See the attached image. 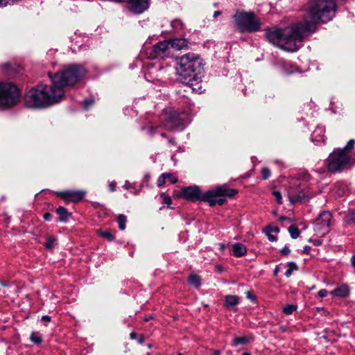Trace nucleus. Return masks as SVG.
Segmentation results:
<instances>
[{
	"mask_svg": "<svg viewBox=\"0 0 355 355\" xmlns=\"http://www.w3.org/2000/svg\"><path fill=\"white\" fill-rule=\"evenodd\" d=\"M83 65L72 64L55 73H49L52 85H40L31 89L25 95V105L27 107L43 109L59 103L64 94V87L73 86L86 74Z\"/></svg>",
	"mask_w": 355,
	"mask_h": 355,
	"instance_id": "obj_1",
	"label": "nucleus"
},
{
	"mask_svg": "<svg viewBox=\"0 0 355 355\" xmlns=\"http://www.w3.org/2000/svg\"><path fill=\"white\" fill-rule=\"evenodd\" d=\"M315 25L312 23L292 24L289 29L272 28L266 30V37L267 40L274 45H276L288 51H297L301 42L314 33Z\"/></svg>",
	"mask_w": 355,
	"mask_h": 355,
	"instance_id": "obj_2",
	"label": "nucleus"
},
{
	"mask_svg": "<svg viewBox=\"0 0 355 355\" xmlns=\"http://www.w3.org/2000/svg\"><path fill=\"white\" fill-rule=\"evenodd\" d=\"M203 62L198 55L189 53L177 58L176 73L180 81L196 93H202L200 85L203 76Z\"/></svg>",
	"mask_w": 355,
	"mask_h": 355,
	"instance_id": "obj_3",
	"label": "nucleus"
},
{
	"mask_svg": "<svg viewBox=\"0 0 355 355\" xmlns=\"http://www.w3.org/2000/svg\"><path fill=\"white\" fill-rule=\"evenodd\" d=\"M237 190L229 189L225 185L218 186L215 189L202 193L197 186H190L181 190V196L184 199L195 202L203 201L209 203L211 207L216 205H223L226 198H230L237 193Z\"/></svg>",
	"mask_w": 355,
	"mask_h": 355,
	"instance_id": "obj_4",
	"label": "nucleus"
},
{
	"mask_svg": "<svg viewBox=\"0 0 355 355\" xmlns=\"http://www.w3.org/2000/svg\"><path fill=\"white\" fill-rule=\"evenodd\" d=\"M336 4L334 0H311L309 6V15L311 20L304 19L298 24L312 23L316 30L318 22L326 23L335 16Z\"/></svg>",
	"mask_w": 355,
	"mask_h": 355,
	"instance_id": "obj_5",
	"label": "nucleus"
},
{
	"mask_svg": "<svg viewBox=\"0 0 355 355\" xmlns=\"http://www.w3.org/2000/svg\"><path fill=\"white\" fill-rule=\"evenodd\" d=\"M233 18L241 33H254L261 28V21L253 12L237 11Z\"/></svg>",
	"mask_w": 355,
	"mask_h": 355,
	"instance_id": "obj_6",
	"label": "nucleus"
},
{
	"mask_svg": "<svg viewBox=\"0 0 355 355\" xmlns=\"http://www.w3.org/2000/svg\"><path fill=\"white\" fill-rule=\"evenodd\" d=\"M21 93L17 86L12 83H0V109L14 106L20 98Z\"/></svg>",
	"mask_w": 355,
	"mask_h": 355,
	"instance_id": "obj_7",
	"label": "nucleus"
},
{
	"mask_svg": "<svg viewBox=\"0 0 355 355\" xmlns=\"http://www.w3.org/2000/svg\"><path fill=\"white\" fill-rule=\"evenodd\" d=\"M349 157L345 152V148H336L325 160L329 172L336 173L343 171L349 164Z\"/></svg>",
	"mask_w": 355,
	"mask_h": 355,
	"instance_id": "obj_8",
	"label": "nucleus"
},
{
	"mask_svg": "<svg viewBox=\"0 0 355 355\" xmlns=\"http://www.w3.org/2000/svg\"><path fill=\"white\" fill-rule=\"evenodd\" d=\"M184 119V113L170 111L166 114L162 125L168 131H174L178 128L183 130L185 127Z\"/></svg>",
	"mask_w": 355,
	"mask_h": 355,
	"instance_id": "obj_9",
	"label": "nucleus"
},
{
	"mask_svg": "<svg viewBox=\"0 0 355 355\" xmlns=\"http://www.w3.org/2000/svg\"><path fill=\"white\" fill-rule=\"evenodd\" d=\"M331 218V214L328 211H324L315 220L313 230L318 237H322L329 232Z\"/></svg>",
	"mask_w": 355,
	"mask_h": 355,
	"instance_id": "obj_10",
	"label": "nucleus"
},
{
	"mask_svg": "<svg viewBox=\"0 0 355 355\" xmlns=\"http://www.w3.org/2000/svg\"><path fill=\"white\" fill-rule=\"evenodd\" d=\"M169 54L170 48L167 40L161 41L157 43L147 51L148 57L151 60H162L166 57H168Z\"/></svg>",
	"mask_w": 355,
	"mask_h": 355,
	"instance_id": "obj_11",
	"label": "nucleus"
},
{
	"mask_svg": "<svg viewBox=\"0 0 355 355\" xmlns=\"http://www.w3.org/2000/svg\"><path fill=\"white\" fill-rule=\"evenodd\" d=\"M315 192L311 191L309 188L303 189L297 192H288V198L291 203L301 202L308 201L310 198L315 196Z\"/></svg>",
	"mask_w": 355,
	"mask_h": 355,
	"instance_id": "obj_12",
	"label": "nucleus"
},
{
	"mask_svg": "<svg viewBox=\"0 0 355 355\" xmlns=\"http://www.w3.org/2000/svg\"><path fill=\"white\" fill-rule=\"evenodd\" d=\"M55 194L60 196L66 202H78L82 200L85 196V192L83 191L67 190L63 191H56Z\"/></svg>",
	"mask_w": 355,
	"mask_h": 355,
	"instance_id": "obj_13",
	"label": "nucleus"
},
{
	"mask_svg": "<svg viewBox=\"0 0 355 355\" xmlns=\"http://www.w3.org/2000/svg\"><path fill=\"white\" fill-rule=\"evenodd\" d=\"M129 9L135 14H141L149 7V0H128Z\"/></svg>",
	"mask_w": 355,
	"mask_h": 355,
	"instance_id": "obj_14",
	"label": "nucleus"
},
{
	"mask_svg": "<svg viewBox=\"0 0 355 355\" xmlns=\"http://www.w3.org/2000/svg\"><path fill=\"white\" fill-rule=\"evenodd\" d=\"M168 42L169 48H172L175 50H182L188 48L189 42L185 38H175L173 40H167Z\"/></svg>",
	"mask_w": 355,
	"mask_h": 355,
	"instance_id": "obj_15",
	"label": "nucleus"
},
{
	"mask_svg": "<svg viewBox=\"0 0 355 355\" xmlns=\"http://www.w3.org/2000/svg\"><path fill=\"white\" fill-rule=\"evenodd\" d=\"M325 129L323 126H318L311 134V141L315 144L324 143Z\"/></svg>",
	"mask_w": 355,
	"mask_h": 355,
	"instance_id": "obj_16",
	"label": "nucleus"
},
{
	"mask_svg": "<svg viewBox=\"0 0 355 355\" xmlns=\"http://www.w3.org/2000/svg\"><path fill=\"white\" fill-rule=\"evenodd\" d=\"M263 232L268 236V239L271 242H275L277 240L276 236L271 234V232L279 233V229L277 226L270 224L263 229Z\"/></svg>",
	"mask_w": 355,
	"mask_h": 355,
	"instance_id": "obj_17",
	"label": "nucleus"
},
{
	"mask_svg": "<svg viewBox=\"0 0 355 355\" xmlns=\"http://www.w3.org/2000/svg\"><path fill=\"white\" fill-rule=\"evenodd\" d=\"M239 303V297L236 295H228L225 297V306L227 309L236 310V306Z\"/></svg>",
	"mask_w": 355,
	"mask_h": 355,
	"instance_id": "obj_18",
	"label": "nucleus"
},
{
	"mask_svg": "<svg viewBox=\"0 0 355 355\" xmlns=\"http://www.w3.org/2000/svg\"><path fill=\"white\" fill-rule=\"evenodd\" d=\"M233 255L236 257H241L247 253V248L245 245L236 243L232 245Z\"/></svg>",
	"mask_w": 355,
	"mask_h": 355,
	"instance_id": "obj_19",
	"label": "nucleus"
},
{
	"mask_svg": "<svg viewBox=\"0 0 355 355\" xmlns=\"http://www.w3.org/2000/svg\"><path fill=\"white\" fill-rule=\"evenodd\" d=\"M331 294L338 297H345L349 294V290L347 286L341 285L334 289Z\"/></svg>",
	"mask_w": 355,
	"mask_h": 355,
	"instance_id": "obj_20",
	"label": "nucleus"
},
{
	"mask_svg": "<svg viewBox=\"0 0 355 355\" xmlns=\"http://www.w3.org/2000/svg\"><path fill=\"white\" fill-rule=\"evenodd\" d=\"M252 340V337L250 335L248 336H242L235 337L232 340V345L238 346V345H244L250 342Z\"/></svg>",
	"mask_w": 355,
	"mask_h": 355,
	"instance_id": "obj_21",
	"label": "nucleus"
},
{
	"mask_svg": "<svg viewBox=\"0 0 355 355\" xmlns=\"http://www.w3.org/2000/svg\"><path fill=\"white\" fill-rule=\"evenodd\" d=\"M188 282L191 286L199 288L202 285V279L198 275L191 273L188 277Z\"/></svg>",
	"mask_w": 355,
	"mask_h": 355,
	"instance_id": "obj_22",
	"label": "nucleus"
},
{
	"mask_svg": "<svg viewBox=\"0 0 355 355\" xmlns=\"http://www.w3.org/2000/svg\"><path fill=\"white\" fill-rule=\"evenodd\" d=\"M55 212L59 216L60 221L67 222L68 220L70 214L65 207L60 206L56 209Z\"/></svg>",
	"mask_w": 355,
	"mask_h": 355,
	"instance_id": "obj_23",
	"label": "nucleus"
},
{
	"mask_svg": "<svg viewBox=\"0 0 355 355\" xmlns=\"http://www.w3.org/2000/svg\"><path fill=\"white\" fill-rule=\"evenodd\" d=\"M171 26L174 32H180L184 29V24L179 19H173L171 21Z\"/></svg>",
	"mask_w": 355,
	"mask_h": 355,
	"instance_id": "obj_24",
	"label": "nucleus"
},
{
	"mask_svg": "<svg viewBox=\"0 0 355 355\" xmlns=\"http://www.w3.org/2000/svg\"><path fill=\"white\" fill-rule=\"evenodd\" d=\"M57 245V239L53 236H48L46 237V241L44 244L45 248L48 250H51L55 247Z\"/></svg>",
	"mask_w": 355,
	"mask_h": 355,
	"instance_id": "obj_25",
	"label": "nucleus"
},
{
	"mask_svg": "<svg viewBox=\"0 0 355 355\" xmlns=\"http://www.w3.org/2000/svg\"><path fill=\"white\" fill-rule=\"evenodd\" d=\"M297 269H298V267H297V265L296 264L295 262H294V261L288 262V263H287V270L285 272V276L286 277H291V275H292L293 272L294 270H297Z\"/></svg>",
	"mask_w": 355,
	"mask_h": 355,
	"instance_id": "obj_26",
	"label": "nucleus"
},
{
	"mask_svg": "<svg viewBox=\"0 0 355 355\" xmlns=\"http://www.w3.org/2000/svg\"><path fill=\"white\" fill-rule=\"evenodd\" d=\"M127 217L124 214H119L117 216V223L119 225V229L123 231L126 227Z\"/></svg>",
	"mask_w": 355,
	"mask_h": 355,
	"instance_id": "obj_27",
	"label": "nucleus"
},
{
	"mask_svg": "<svg viewBox=\"0 0 355 355\" xmlns=\"http://www.w3.org/2000/svg\"><path fill=\"white\" fill-rule=\"evenodd\" d=\"M30 340L36 345H40L42 343V337L37 331H33L31 333Z\"/></svg>",
	"mask_w": 355,
	"mask_h": 355,
	"instance_id": "obj_28",
	"label": "nucleus"
},
{
	"mask_svg": "<svg viewBox=\"0 0 355 355\" xmlns=\"http://www.w3.org/2000/svg\"><path fill=\"white\" fill-rule=\"evenodd\" d=\"M288 232H289L291 238L293 239H297L300 235V230H299V228L297 226H295L294 225H291L288 227Z\"/></svg>",
	"mask_w": 355,
	"mask_h": 355,
	"instance_id": "obj_29",
	"label": "nucleus"
},
{
	"mask_svg": "<svg viewBox=\"0 0 355 355\" xmlns=\"http://www.w3.org/2000/svg\"><path fill=\"white\" fill-rule=\"evenodd\" d=\"M345 221L347 224H355V209L350 211L345 216Z\"/></svg>",
	"mask_w": 355,
	"mask_h": 355,
	"instance_id": "obj_30",
	"label": "nucleus"
},
{
	"mask_svg": "<svg viewBox=\"0 0 355 355\" xmlns=\"http://www.w3.org/2000/svg\"><path fill=\"white\" fill-rule=\"evenodd\" d=\"M297 306L294 304H287L283 309V313L287 315H291L296 309Z\"/></svg>",
	"mask_w": 355,
	"mask_h": 355,
	"instance_id": "obj_31",
	"label": "nucleus"
},
{
	"mask_svg": "<svg viewBox=\"0 0 355 355\" xmlns=\"http://www.w3.org/2000/svg\"><path fill=\"white\" fill-rule=\"evenodd\" d=\"M100 235L109 241H112L115 238L114 236L109 231L101 232Z\"/></svg>",
	"mask_w": 355,
	"mask_h": 355,
	"instance_id": "obj_32",
	"label": "nucleus"
},
{
	"mask_svg": "<svg viewBox=\"0 0 355 355\" xmlns=\"http://www.w3.org/2000/svg\"><path fill=\"white\" fill-rule=\"evenodd\" d=\"M166 173H162L159 177L158 178V180H157V187H162L165 184V181L166 180Z\"/></svg>",
	"mask_w": 355,
	"mask_h": 355,
	"instance_id": "obj_33",
	"label": "nucleus"
},
{
	"mask_svg": "<svg viewBox=\"0 0 355 355\" xmlns=\"http://www.w3.org/2000/svg\"><path fill=\"white\" fill-rule=\"evenodd\" d=\"M130 337L131 339L137 340L139 343H143L144 342V337L141 334H138L137 333L132 332L130 334Z\"/></svg>",
	"mask_w": 355,
	"mask_h": 355,
	"instance_id": "obj_34",
	"label": "nucleus"
},
{
	"mask_svg": "<svg viewBox=\"0 0 355 355\" xmlns=\"http://www.w3.org/2000/svg\"><path fill=\"white\" fill-rule=\"evenodd\" d=\"M94 103V100L93 98H89L87 99H85L82 104L84 105V107L85 110H88L90 106H92Z\"/></svg>",
	"mask_w": 355,
	"mask_h": 355,
	"instance_id": "obj_35",
	"label": "nucleus"
},
{
	"mask_svg": "<svg viewBox=\"0 0 355 355\" xmlns=\"http://www.w3.org/2000/svg\"><path fill=\"white\" fill-rule=\"evenodd\" d=\"M161 196L163 198L164 202L167 205L168 208L173 209L170 205L172 203L171 198L165 194V193H162Z\"/></svg>",
	"mask_w": 355,
	"mask_h": 355,
	"instance_id": "obj_36",
	"label": "nucleus"
},
{
	"mask_svg": "<svg viewBox=\"0 0 355 355\" xmlns=\"http://www.w3.org/2000/svg\"><path fill=\"white\" fill-rule=\"evenodd\" d=\"M141 129L143 130H146L147 132V134H148L150 136H153L156 133L157 128H155L153 126L149 127H142Z\"/></svg>",
	"mask_w": 355,
	"mask_h": 355,
	"instance_id": "obj_37",
	"label": "nucleus"
},
{
	"mask_svg": "<svg viewBox=\"0 0 355 355\" xmlns=\"http://www.w3.org/2000/svg\"><path fill=\"white\" fill-rule=\"evenodd\" d=\"M270 176V171L269 168L264 167L261 170V177L263 180H267Z\"/></svg>",
	"mask_w": 355,
	"mask_h": 355,
	"instance_id": "obj_38",
	"label": "nucleus"
},
{
	"mask_svg": "<svg viewBox=\"0 0 355 355\" xmlns=\"http://www.w3.org/2000/svg\"><path fill=\"white\" fill-rule=\"evenodd\" d=\"M272 195L275 197L277 202L279 205L282 204V193L278 191H273Z\"/></svg>",
	"mask_w": 355,
	"mask_h": 355,
	"instance_id": "obj_39",
	"label": "nucleus"
},
{
	"mask_svg": "<svg viewBox=\"0 0 355 355\" xmlns=\"http://www.w3.org/2000/svg\"><path fill=\"white\" fill-rule=\"evenodd\" d=\"M166 179L169 180L171 184H175L178 182V178L174 176L172 173H166Z\"/></svg>",
	"mask_w": 355,
	"mask_h": 355,
	"instance_id": "obj_40",
	"label": "nucleus"
},
{
	"mask_svg": "<svg viewBox=\"0 0 355 355\" xmlns=\"http://www.w3.org/2000/svg\"><path fill=\"white\" fill-rule=\"evenodd\" d=\"M123 188L125 190H130L131 189H135V183H130L128 181H125V184L123 185Z\"/></svg>",
	"mask_w": 355,
	"mask_h": 355,
	"instance_id": "obj_41",
	"label": "nucleus"
},
{
	"mask_svg": "<svg viewBox=\"0 0 355 355\" xmlns=\"http://www.w3.org/2000/svg\"><path fill=\"white\" fill-rule=\"evenodd\" d=\"M355 144V141L354 139H350L346 146L343 147V148H345V152L346 153L347 149L353 148Z\"/></svg>",
	"mask_w": 355,
	"mask_h": 355,
	"instance_id": "obj_42",
	"label": "nucleus"
},
{
	"mask_svg": "<svg viewBox=\"0 0 355 355\" xmlns=\"http://www.w3.org/2000/svg\"><path fill=\"white\" fill-rule=\"evenodd\" d=\"M291 250L286 245H285L284 248H282L280 250V252L282 255H287L290 253Z\"/></svg>",
	"mask_w": 355,
	"mask_h": 355,
	"instance_id": "obj_43",
	"label": "nucleus"
},
{
	"mask_svg": "<svg viewBox=\"0 0 355 355\" xmlns=\"http://www.w3.org/2000/svg\"><path fill=\"white\" fill-rule=\"evenodd\" d=\"M247 298L250 300L251 301H254L256 297L254 295L251 291H248L245 293Z\"/></svg>",
	"mask_w": 355,
	"mask_h": 355,
	"instance_id": "obj_44",
	"label": "nucleus"
},
{
	"mask_svg": "<svg viewBox=\"0 0 355 355\" xmlns=\"http://www.w3.org/2000/svg\"><path fill=\"white\" fill-rule=\"evenodd\" d=\"M43 218L45 221H50L52 219V214L46 212L43 215Z\"/></svg>",
	"mask_w": 355,
	"mask_h": 355,
	"instance_id": "obj_45",
	"label": "nucleus"
},
{
	"mask_svg": "<svg viewBox=\"0 0 355 355\" xmlns=\"http://www.w3.org/2000/svg\"><path fill=\"white\" fill-rule=\"evenodd\" d=\"M327 291L325 289H321L318 291V294L320 297H324L327 295Z\"/></svg>",
	"mask_w": 355,
	"mask_h": 355,
	"instance_id": "obj_46",
	"label": "nucleus"
},
{
	"mask_svg": "<svg viewBox=\"0 0 355 355\" xmlns=\"http://www.w3.org/2000/svg\"><path fill=\"white\" fill-rule=\"evenodd\" d=\"M309 242L313 243L315 245H317V246L318 245H320L322 244L321 241L319 240V239H310L309 240Z\"/></svg>",
	"mask_w": 355,
	"mask_h": 355,
	"instance_id": "obj_47",
	"label": "nucleus"
},
{
	"mask_svg": "<svg viewBox=\"0 0 355 355\" xmlns=\"http://www.w3.org/2000/svg\"><path fill=\"white\" fill-rule=\"evenodd\" d=\"M116 184L114 182L110 183L109 188L111 191H114L116 190Z\"/></svg>",
	"mask_w": 355,
	"mask_h": 355,
	"instance_id": "obj_48",
	"label": "nucleus"
},
{
	"mask_svg": "<svg viewBox=\"0 0 355 355\" xmlns=\"http://www.w3.org/2000/svg\"><path fill=\"white\" fill-rule=\"evenodd\" d=\"M288 329L287 326L282 325L279 327V331L282 333L286 332Z\"/></svg>",
	"mask_w": 355,
	"mask_h": 355,
	"instance_id": "obj_49",
	"label": "nucleus"
},
{
	"mask_svg": "<svg viewBox=\"0 0 355 355\" xmlns=\"http://www.w3.org/2000/svg\"><path fill=\"white\" fill-rule=\"evenodd\" d=\"M1 67L3 71H8L10 67V64L9 63H4L1 65Z\"/></svg>",
	"mask_w": 355,
	"mask_h": 355,
	"instance_id": "obj_50",
	"label": "nucleus"
},
{
	"mask_svg": "<svg viewBox=\"0 0 355 355\" xmlns=\"http://www.w3.org/2000/svg\"><path fill=\"white\" fill-rule=\"evenodd\" d=\"M311 247L309 245H305L302 250V253L308 254L310 252Z\"/></svg>",
	"mask_w": 355,
	"mask_h": 355,
	"instance_id": "obj_51",
	"label": "nucleus"
},
{
	"mask_svg": "<svg viewBox=\"0 0 355 355\" xmlns=\"http://www.w3.org/2000/svg\"><path fill=\"white\" fill-rule=\"evenodd\" d=\"M222 15V12L220 10H216L214 12L213 18L214 19H216L218 17Z\"/></svg>",
	"mask_w": 355,
	"mask_h": 355,
	"instance_id": "obj_52",
	"label": "nucleus"
},
{
	"mask_svg": "<svg viewBox=\"0 0 355 355\" xmlns=\"http://www.w3.org/2000/svg\"><path fill=\"white\" fill-rule=\"evenodd\" d=\"M51 317L49 315H45L42 317V321L44 322H50L51 321Z\"/></svg>",
	"mask_w": 355,
	"mask_h": 355,
	"instance_id": "obj_53",
	"label": "nucleus"
},
{
	"mask_svg": "<svg viewBox=\"0 0 355 355\" xmlns=\"http://www.w3.org/2000/svg\"><path fill=\"white\" fill-rule=\"evenodd\" d=\"M150 179V175L149 174H146L144 176V182L148 183Z\"/></svg>",
	"mask_w": 355,
	"mask_h": 355,
	"instance_id": "obj_54",
	"label": "nucleus"
},
{
	"mask_svg": "<svg viewBox=\"0 0 355 355\" xmlns=\"http://www.w3.org/2000/svg\"><path fill=\"white\" fill-rule=\"evenodd\" d=\"M352 266L355 268V255H353L351 258Z\"/></svg>",
	"mask_w": 355,
	"mask_h": 355,
	"instance_id": "obj_55",
	"label": "nucleus"
},
{
	"mask_svg": "<svg viewBox=\"0 0 355 355\" xmlns=\"http://www.w3.org/2000/svg\"><path fill=\"white\" fill-rule=\"evenodd\" d=\"M279 271V266H276V267H275V268L274 270V272H274V275H275V276L277 275Z\"/></svg>",
	"mask_w": 355,
	"mask_h": 355,
	"instance_id": "obj_56",
	"label": "nucleus"
},
{
	"mask_svg": "<svg viewBox=\"0 0 355 355\" xmlns=\"http://www.w3.org/2000/svg\"><path fill=\"white\" fill-rule=\"evenodd\" d=\"M168 142L170 145H173L175 144V139L173 138H170L168 139Z\"/></svg>",
	"mask_w": 355,
	"mask_h": 355,
	"instance_id": "obj_57",
	"label": "nucleus"
},
{
	"mask_svg": "<svg viewBox=\"0 0 355 355\" xmlns=\"http://www.w3.org/2000/svg\"><path fill=\"white\" fill-rule=\"evenodd\" d=\"M153 318V317L151 315H148V316H146L144 318V321L146 322H148L150 321L151 319Z\"/></svg>",
	"mask_w": 355,
	"mask_h": 355,
	"instance_id": "obj_58",
	"label": "nucleus"
},
{
	"mask_svg": "<svg viewBox=\"0 0 355 355\" xmlns=\"http://www.w3.org/2000/svg\"><path fill=\"white\" fill-rule=\"evenodd\" d=\"M220 354H221V353H220V351H219V350H215L212 354V355H220Z\"/></svg>",
	"mask_w": 355,
	"mask_h": 355,
	"instance_id": "obj_59",
	"label": "nucleus"
},
{
	"mask_svg": "<svg viewBox=\"0 0 355 355\" xmlns=\"http://www.w3.org/2000/svg\"><path fill=\"white\" fill-rule=\"evenodd\" d=\"M241 355H252L250 352H245Z\"/></svg>",
	"mask_w": 355,
	"mask_h": 355,
	"instance_id": "obj_60",
	"label": "nucleus"
},
{
	"mask_svg": "<svg viewBox=\"0 0 355 355\" xmlns=\"http://www.w3.org/2000/svg\"><path fill=\"white\" fill-rule=\"evenodd\" d=\"M1 285L3 286H7L8 284L6 283L1 282Z\"/></svg>",
	"mask_w": 355,
	"mask_h": 355,
	"instance_id": "obj_61",
	"label": "nucleus"
},
{
	"mask_svg": "<svg viewBox=\"0 0 355 355\" xmlns=\"http://www.w3.org/2000/svg\"><path fill=\"white\" fill-rule=\"evenodd\" d=\"M160 135L162 137H166V134L165 133H161Z\"/></svg>",
	"mask_w": 355,
	"mask_h": 355,
	"instance_id": "obj_62",
	"label": "nucleus"
},
{
	"mask_svg": "<svg viewBox=\"0 0 355 355\" xmlns=\"http://www.w3.org/2000/svg\"><path fill=\"white\" fill-rule=\"evenodd\" d=\"M224 248V245L221 244L220 245V249H223Z\"/></svg>",
	"mask_w": 355,
	"mask_h": 355,
	"instance_id": "obj_63",
	"label": "nucleus"
},
{
	"mask_svg": "<svg viewBox=\"0 0 355 355\" xmlns=\"http://www.w3.org/2000/svg\"><path fill=\"white\" fill-rule=\"evenodd\" d=\"M284 219H285V218H284V217H282V218H281V220H284Z\"/></svg>",
	"mask_w": 355,
	"mask_h": 355,
	"instance_id": "obj_64",
	"label": "nucleus"
}]
</instances>
